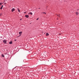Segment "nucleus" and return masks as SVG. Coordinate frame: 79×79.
<instances>
[{
	"mask_svg": "<svg viewBox=\"0 0 79 79\" xmlns=\"http://www.w3.org/2000/svg\"><path fill=\"white\" fill-rule=\"evenodd\" d=\"M15 41H16V40H15Z\"/></svg>",
	"mask_w": 79,
	"mask_h": 79,
	"instance_id": "nucleus-15",
	"label": "nucleus"
},
{
	"mask_svg": "<svg viewBox=\"0 0 79 79\" xmlns=\"http://www.w3.org/2000/svg\"><path fill=\"white\" fill-rule=\"evenodd\" d=\"M22 33H23V32L22 31H20L19 32V36H21V34H22Z\"/></svg>",
	"mask_w": 79,
	"mask_h": 79,
	"instance_id": "nucleus-2",
	"label": "nucleus"
},
{
	"mask_svg": "<svg viewBox=\"0 0 79 79\" xmlns=\"http://www.w3.org/2000/svg\"><path fill=\"white\" fill-rule=\"evenodd\" d=\"M38 19H39L38 18V19H36V20H38Z\"/></svg>",
	"mask_w": 79,
	"mask_h": 79,
	"instance_id": "nucleus-16",
	"label": "nucleus"
},
{
	"mask_svg": "<svg viewBox=\"0 0 79 79\" xmlns=\"http://www.w3.org/2000/svg\"><path fill=\"white\" fill-rule=\"evenodd\" d=\"M2 56L3 57H4V55H3V54H2Z\"/></svg>",
	"mask_w": 79,
	"mask_h": 79,
	"instance_id": "nucleus-8",
	"label": "nucleus"
},
{
	"mask_svg": "<svg viewBox=\"0 0 79 79\" xmlns=\"http://www.w3.org/2000/svg\"><path fill=\"white\" fill-rule=\"evenodd\" d=\"M57 16H58L59 17H60V14H59L58 15H57Z\"/></svg>",
	"mask_w": 79,
	"mask_h": 79,
	"instance_id": "nucleus-12",
	"label": "nucleus"
},
{
	"mask_svg": "<svg viewBox=\"0 0 79 79\" xmlns=\"http://www.w3.org/2000/svg\"><path fill=\"white\" fill-rule=\"evenodd\" d=\"M15 9L14 8H13L12 9V12H13V11H15Z\"/></svg>",
	"mask_w": 79,
	"mask_h": 79,
	"instance_id": "nucleus-3",
	"label": "nucleus"
},
{
	"mask_svg": "<svg viewBox=\"0 0 79 79\" xmlns=\"http://www.w3.org/2000/svg\"><path fill=\"white\" fill-rule=\"evenodd\" d=\"M40 8H39V9H40Z\"/></svg>",
	"mask_w": 79,
	"mask_h": 79,
	"instance_id": "nucleus-21",
	"label": "nucleus"
},
{
	"mask_svg": "<svg viewBox=\"0 0 79 79\" xmlns=\"http://www.w3.org/2000/svg\"><path fill=\"white\" fill-rule=\"evenodd\" d=\"M26 13V12H24V13Z\"/></svg>",
	"mask_w": 79,
	"mask_h": 79,
	"instance_id": "nucleus-18",
	"label": "nucleus"
},
{
	"mask_svg": "<svg viewBox=\"0 0 79 79\" xmlns=\"http://www.w3.org/2000/svg\"><path fill=\"white\" fill-rule=\"evenodd\" d=\"M25 17H26V18H29V15H26L25 16Z\"/></svg>",
	"mask_w": 79,
	"mask_h": 79,
	"instance_id": "nucleus-4",
	"label": "nucleus"
},
{
	"mask_svg": "<svg viewBox=\"0 0 79 79\" xmlns=\"http://www.w3.org/2000/svg\"><path fill=\"white\" fill-rule=\"evenodd\" d=\"M0 16L2 15V14H0Z\"/></svg>",
	"mask_w": 79,
	"mask_h": 79,
	"instance_id": "nucleus-19",
	"label": "nucleus"
},
{
	"mask_svg": "<svg viewBox=\"0 0 79 79\" xmlns=\"http://www.w3.org/2000/svg\"><path fill=\"white\" fill-rule=\"evenodd\" d=\"M20 21H21V20H22V19H20Z\"/></svg>",
	"mask_w": 79,
	"mask_h": 79,
	"instance_id": "nucleus-17",
	"label": "nucleus"
},
{
	"mask_svg": "<svg viewBox=\"0 0 79 79\" xmlns=\"http://www.w3.org/2000/svg\"><path fill=\"white\" fill-rule=\"evenodd\" d=\"M17 9H18V11H19V12H20V10H19L18 8Z\"/></svg>",
	"mask_w": 79,
	"mask_h": 79,
	"instance_id": "nucleus-10",
	"label": "nucleus"
},
{
	"mask_svg": "<svg viewBox=\"0 0 79 79\" xmlns=\"http://www.w3.org/2000/svg\"><path fill=\"white\" fill-rule=\"evenodd\" d=\"M44 13V14H46V13H45V12H43V13Z\"/></svg>",
	"mask_w": 79,
	"mask_h": 79,
	"instance_id": "nucleus-14",
	"label": "nucleus"
},
{
	"mask_svg": "<svg viewBox=\"0 0 79 79\" xmlns=\"http://www.w3.org/2000/svg\"><path fill=\"white\" fill-rule=\"evenodd\" d=\"M29 14H30V15H32V12H30V13H29Z\"/></svg>",
	"mask_w": 79,
	"mask_h": 79,
	"instance_id": "nucleus-11",
	"label": "nucleus"
},
{
	"mask_svg": "<svg viewBox=\"0 0 79 79\" xmlns=\"http://www.w3.org/2000/svg\"><path fill=\"white\" fill-rule=\"evenodd\" d=\"M3 6L2 5V6L0 8V9L1 10H2V8H3Z\"/></svg>",
	"mask_w": 79,
	"mask_h": 79,
	"instance_id": "nucleus-5",
	"label": "nucleus"
},
{
	"mask_svg": "<svg viewBox=\"0 0 79 79\" xmlns=\"http://www.w3.org/2000/svg\"><path fill=\"white\" fill-rule=\"evenodd\" d=\"M59 35H61V34H59Z\"/></svg>",
	"mask_w": 79,
	"mask_h": 79,
	"instance_id": "nucleus-20",
	"label": "nucleus"
},
{
	"mask_svg": "<svg viewBox=\"0 0 79 79\" xmlns=\"http://www.w3.org/2000/svg\"><path fill=\"white\" fill-rule=\"evenodd\" d=\"M9 44H12V41H11L9 42Z\"/></svg>",
	"mask_w": 79,
	"mask_h": 79,
	"instance_id": "nucleus-7",
	"label": "nucleus"
},
{
	"mask_svg": "<svg viewBox=\"0 0 79 79\" xmlns=\"http://www.w3.org/2000/svg\"><path fill=\"white\" fill-rule=\"evenodd\" d=\"M2 2H0V5H2V4H2Z\"/></svg>",
	"mask_w": 79,
	"mask_h": 79,
	"instance_id": "nucleus-13",
	"label": "nucleus"
},
{
	"mask_svg": "<svg viewBox=\"0 0 79 79\" xmlns=\"http://www.w3.org/2000/svg\"><path fill=\"white\" fill-rule=\"evenodd\" d=\"M76 14L77 15L79 14V13H78V12H76Z\"/></svg>",
	"mask_w": 79,
	"mask_h": 79,
	"instance_id": "nucleus-9",
	"label": "nucleus"
},
{
	"mask_svg": "<svg viewBox=\"0 0 79 79\" xmlns=\"http://www.w3.org/2000/svg\"><path fill=\"white\" fill-rule=\"evenodd\" d=\"M49 35V34L48 33H47L46 34V36H47Z\"/></svg>",
	"mask_w": 79,
	"mask_h": 79,
	"instance_id": "nucleus-6",
	"label": "nucleus"
},
{
	"mask_svg": "<svg viewBox=\"0 0 79 79\" xmlns=\"http://www.w3.org/2000/svg\"><path fill=\"white\" fill-rule=\"evenodd\" d=\"M3 42L4 43V44H6V40H3Z\"/></svg>",
	"mask_w": 79,
	"mask_h": 79,
	"instance_id": "nucleus-1",
	"label": "nucleus"
}]
</instances>
